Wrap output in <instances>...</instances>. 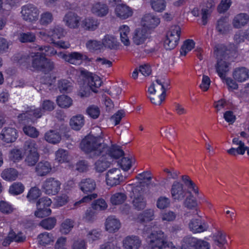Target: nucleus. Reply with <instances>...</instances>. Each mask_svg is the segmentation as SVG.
<instances>
[{"label": "nucleus", "instance_id": "obj_1", "mask_svg": "<svg viewBox=\"0 0 249 249\" xmlns=\"http://www.w3.org/2000/svg\"><path fill=\"white\" fill-rule=\"evenodd\" d=\"M57 55L66 62L75 65H80L84 62L88 60V56L83 53L74 52L68 54L63 52L57 53L53 48L48 46L36 47V51L30 53L27 58V61H31V67L34 70L40 71L44 73L48 72L54 68L53 62L47 59L46 56Z\"/></svg>", "mask_w": 249, "mask_h": 249}, {"label": "nucleus", "instance_id": "obj_2", "mask_svg": "<svg viewBox=\"0 0 249 249\" xmlns=\"http://www.w3.org/2000/svg\"><path fill=\"white\" fill-rule=\"evenodd\" d=\"M80 147L82 150L92 158L101 155L95 164V168L97 171L103 172L109 166L111 161L105 155L108 148L102 143L100 138L88 136L81 142Z\"/></svg>", "mask_w": 249, "mask_h": 249}, {"label": "nucleus", "instance_id": "obj_3", "mask_svg": "<svg viewBox=\"0 0 249 249\" xmlns=\"http://www.w3.org/2000/svg\"><path fill=\"white\" fill-rule=\"evenodd\" d=\"M145 249H177L171 242L168 241L164 232L161 231L152 232L146 239Z\"/></svg>", "mask_w": 249, "mask_h": 249}, {"label": "nucleus", "instance_id": "obj_4", "mask_svg": "<svg viewBox=\"0 0 249 249\" xmlns=\"http://www.w3.org/2000/svg\"><path fill=\"white\" fill-rule=\"evenodd\" d=\"M64 35L65 32L63 29L59 26H55L49 31L39 32V37L44 41L53 43L56 47L67 49L70 46L69 42L61 40L55 41L56 39L60 38Z\"/></svg>", "mask_w": 249, "mask_h": 249}, {"label": "nucleus", "instance_id": "obj_5", "mask_svg": "<svg viewBox=\"0 0 249 249\" xmlns=\"http://www.w3.org/2000/svg\"><path fill=\"white\" fill-rule=\"evenodd\" d=\"M54 108V103L50 100H44L41 104L40 108H34L32 107L27 110L25 113L20 114L18 117L20 120L29 119L33 122L34 118H39L44 115L45 112L51 111Z\"/></svg>", "mask_w": 249, "mask_h": 249}, {"label": "nucleus", "instance_id": "obj_6", "mask_svg": "<svg viewBox=\"0 0 249 249\" xmlns=\"http://www.w3.org/2000/svg\"><path fill=\"white\" fill-rule=\"evenodd\" d=\"M214 53L216 54L217 59V65L216 66V71L219 76L223 80H225L228 88L230 89H235L238 88V85L236 83L229 78H226V73L228 71V64L225 60L221 59V57H223L225 59L226 56L225 54H223L220 50L218 48H216L214 50Z\"/></svg>", "mask_w": 249, "mask_h": 249}, {"label": "nucleus", "instance_id": "obj_7", "mask_svg": "<svg viewBox=\"0 0 249 249\" xmlns=\"http://www.w3.org/2000/svg\"><path fill=\"white\" fill-rule=\"evenodd\" d=\"M181 179L188 191L196 195L199 203H203L204 206L209 209H213V205L212 202L202 193L199 192L198 187L189 176H182Z\"/></svg>", "mask_w": 249, "mask_h": 249}, {"label": "nucleus", "instance_id": "obj_8", "mask_svg": "<svg viewBox=\"0 0 249 249\" xmlns=\"http://www.w3.org/2000/svg\"><path fill=\"white\" fill-rule=\"evenodd\" d=\"M214 6L215 2L213 0H208L200 6V11L198 8H194L192 11V14L195 17L201 16L202 24L205 25L207 24L208 18Z\"/></svg>", "mask_w": 249, "mask_h": 249}, {"label": "nucleus", "instance_id": "obj_9", "mask_svg": "<svg viewBox=\"0 0 249 249\" xmlns=\"http://www.w3.org/2000/svg\"><path fill=\"white\" fill-rule=\"evenodd\" d=\"M181 29L178 25H174L170 28L166 34L164 42V47L166 50L175 48L178 43Z\"/></svg>", "mask_w": 249, "mask_h": 249}, {"label": "nucleus", "instance_id": "obj_10", "mask_svg": "<svg viewBox=\"0 0 249 249\" xmlns=\"http://www.w3.org/2000/svg\"><path fill=\"white\" fill-rule=\"evenodd\" d=\"M61 183L57 178L49 177L43 181L41 184L42 192L49 196L57 194L61 189Z\"/></svg>", "mask_w": 249, "mask_h": 249}, {"label": "nucleus", "instance_id": "obj_11", "mask_svg": "<svg viewBox=\"0 0 249 249\" xmlns=\"http://www.w3.org/2000/svg\"><path fill=\"white\" fill-rule=\"evenodd\" d=\"M26 163L28 166H34L39 160L36 143L34 141H27L25 144Z\"/></svg>", "mask_w": 249, "mask_h": 249}, {"label": "nucleus", "instance_id": "obj_12", "mask_svg": "<svg viewBox=\"0 0 249 249\" xmlns=\"http://www.w3.org/2000/svg\"><path fill=\"white\" fill-rule=\"evenodd\" d=\"M126 179L119 168H112L109 170L106 175V182L107 186L113 187L120 184Z\"/></svg>", "mask_w": 249, "mask_h": 249}, {"label": "nucleus", "instance_id": "obj_13", "mask_svg": "<svg viewBox=\"0 0 249 249\" xmlns=\"http://www.w3.org/2000/svg\"><path fill=\"white\" fill-rule=\"evenodd\" d=\"M81 75L86 78L89 88L94 92L97 91V89L102 85V80L100 77L97 75L89 72L86 70H81Z\"/></svg>", "mask_w": 249, "mask_h": 249}, {"label": "nucleus", "instance_id": "obj_14", "mask_svg": "<svg viewBox=\"0 0 249 249\" xmlns=\"http://www.w3.org/2000/svg\"><path fill=\"white\" fill-rule=\"evenodd\" d=\"M170 193L172 199L175 202L182 200L186 196V191L183 184L178 181H175L172 183Z\"/></svg>", "mask_w": 249, "mask_h": 249}, {"label": "nucleus", "instance_id": "obj_15", "mask_svg": "<svg viewBox=\"0 0 249 249\" xmlns=\"http://www.w3.org/2000/svg\"><path fill=\"white\" fill-rule=\"evenodd\" d=\"M169 86V81L167 78H160L157 79L154 82L148 89V92L150 94H155L156 92L159 93L163 90L164 93Z\"/></svg>", "mask_w": 249, "mask_h": 249}, {"label": "nucleus", "instance_id": "obj_16", "mask_svg": "<svg viewBox=\"0 0 249 249\" xmlns=\"http://www.w3.org/2000/svg\"><path fill=\"white\" fill-rule=\"evenodd\" d=\"M38 10L32 5H27L22 7L21 14L23 19L29 22L36 21L38 19Z\"/></svg>", "mask_w": 249, "mask_h": 249}, {"label": "nucleus", "instance_id": "obj_17", "mask_svg": "<svg viewBox=\"0 0 249 249\" xmlns=\"http://www.w3.org/2000/svg\"><path fill=\"white\" fill-rule=\"evenodd\" d=\"M160 23V19L152 14L144 15L141 19V26L148 32L156 28Z\"/></svg>", "mask_w": 249, "mask_h": 249}, {"label": "nucleus", "instance_id": "obj_18", "mask_svg": "<svg viewBox=\"0 0 249 249\" xmlns=\"http://www.w3.org/2000/svg\"><path fill=\"white\" fill-rule=\"evenodd\" d=\"M18 137V131L16 128L12 127H4L0 133V139L5 143L13 142Z\"/></svg>", "mask_w": 249, "mask_h": 249}, {"label": "nucleus", "instance_id": "obj_19", "mask_svg": "<svg viewBox=\"0 0 249 249\" xmlns=\"http://www.w3.org/2000/svg\"><path fill=\"white\" fill-rule=\"evenodd\" d=\"M114 13L118 18L124 20L133 16L134 10L126 4H117L114 9Z\"/></svg>", "mask_w": 249, "mask_h": 249}, {"label": "nucleus", "instance_id": "obj_20", "mask_svg": "<svg viewBox=\"0 0 249 249\" xmlns=\"http://www.w3.org/2000/svg\"><path fill=\"white\" fill-rule=\"evenodd\" d=\"M150 32H148L145 28L142 27L138 28L135 31L133 41L137 45L143 44L149 38Z\"/></svg>", "mask_w": 249, "mask_h": 249}, {"label": "nucleus", "instance_id": "obj_21", "mask_svg": "<svg viewBox=\"0 0 249 249\" xmlns=\"http://www.w3.org/2000/svg\"><path fill=\"white\" fill-rule=\"evenodd\" d=\"M124 249H139L142 245V240L136 235H129L125 237L122 242Z\"/></svg>", "mask_w": 249, "mask_h": 249}, {"label": "nucleus", "instance_id": "obj_22", "mask_svg": "<svg viewBox=\"0 0 249 249\" xmlns=\"http://www.w3.org/2000/svg\"><path fill=\"white\" fill-rule=\"evenodd\" d=\"M121 227L120 220L114 216H109L105 222V229L109 233H115Z\"/></svg>", "mask_w": 249, "mask_h": 249}, {"label": "nucleus", "instance_id": "obj_23", "mask_svg": "<svg viewBox=\"0 0 249 249\" xmlns=\"http://www.w3.org/2000/svg\"><path fill=\"white\" fill-rule=\"evenodd\" d=\"M91 13L98 17H104L109 12L108 6L104 2H97L93 3L91 8Z\"/></svg>", "mask_w": 249, "mask_h": 249}, {"label": "nucleus", "instance_id": "obj_24", "mask_svg": "<svg viewBox=\"0 0 249 249\" xmlns=\"http://www.w3.org/2000/svg\"><path fill=\"white\" fill-rule=\"evenodd\" d=\"M213 245L219 249H225L228 245L227 235L223 231H219L215 233L213 236Z\"/></svg>", "mask_w": 249, "mask_h": 249}, {"label": "nucleus", "instance_id": "obj_25", "mask_svg": "<svg viewBox=\"0 0 249 249\" xmlns=\"http://www.w3.org/2000/svg\"><path fill=\"white\" fill-rule=\"evenodd\" d=\"M208 227L207 224L200 218L193 219L189 224L190 231L195 233L203 232L207 230Z\"/></svg>", "mask_w": 249, "mask_h": 249}, {"label": "nucleus", "instance_id": "obj_26", "mask_svg": "<svg viewBox=\"0 0 249 249\" xmlns=\"http://www.w3.org/2000/svg\"><path fill=\"white\" fill-rule=\"evenodd\" d=\"M232 142L233 144L238 145V146L236 148L232 147L228 149L227 151V153L233 156H235L237 155H244L247 149V146H245V143L240 140L238 138H233Z\"/></svg>", "mask_w": 249, "mask_h": 249}, {"label": "nucleus", "instance_id": "obj_27", "mask_svg": "<svg viewBox=\"0 0 249 249\" xmlns=\"http://www.w3.org/2000/svg\"><path fill=\"white\" fill-rule=\"evenodd\" d=\"M63 21L65 25L70 28L76 29L80 25V18L76 14L70 12L64 17Z\"/></svg>", "mask_w": 249, "mask_h": 249}, {"label": "nucleus", "instance_id": "obj_28", "mask_svg": "<svg viewBox=\"0 0 249 249\" xmlns=\"http://www.w3.org/2000/svg\"><path fill=\"white\" fill-rule=\"evenodd\" d=\"M99 21L92 17H87L83 19L80 23L82 28L88 31H94L99 26Z\"/></svg>", "mask_w": 249, "mask_h": 249}, {"label": "nucleus", "instance_id": "obj_29", "mask_svg": "<svg viewBox=\"0 0 249 249\" xmlns=\"http://www.w3.org/2000/svg\"><path fill=\"white\" fill-rule=\"evenodd\" d=\"M80 190L85 194L92 192L96 187L95 181L91 178H85L81 180L79 184Z\"/></svg>", "mask_w": 249, "mask_h": 249}, {"label": "nucleus", "instance_id": "obj_30", "mask_svg": "<svg viewBox=\"0 0 249 249\" xmlns=\"http://www.w3.org/2000/svg\"><path fill=\"white\" fill-rule=\"evenodd\" d=\"M119 33L120 34V40L122 43L126 46H128L130 44V29L128 26L126 25H122L119 27Z\"/></svg>", "mask_w": 249, "mask_h": 249}, {"label": "nucleus", "instance_id": "obj_31", "mask_svg": "<svg viewBox=\"0 0 249 249\" xmlns=\"http://www.w3.org/2000/svg\"><path fill=\"white\" fill-rule=\"evenodd\" d=\"M52 170V165L48 161H41L36 167V172L39 176H46L50 174Z\"/></svg>", "mask_w": 249, "mask_h": 249}, {"label": "nucleus", "instance_id": "obj_32", "mask_svg": "<svg viewBox=\"0 0 249 249\" xmlns=\"http://www.w3.org/2000/svg\"><path fill=\"white\" fill-rule=\"evenodd\" d=\"M25 240V237L21 233L16 234L12 231H9L8 236L4 238L3 242V245L6 246L10 244L11 242H22Z\"/></svg>", "mask_w": 249, "mask_h": 249}, {"label": "nucleus", "instance_id": "obj_33", "mask_svg": "<svg viewBox=\"0 0 249 249\" xmlns=\"http://www.w3.org/2000/svg\"><path fill=\"white\" fill-rule=\"evenodd\" d=\"M233 77L238 82H244L249 78V70L244 67L237 68L233 73Z\"/></svg>", "mask_w": 249, "mask_h": 249}, {"label": "nucleus", "instance_id": "obj_34", "mask_svg": "<svg viewBox=\"0 0 249 249\" xmlns=\"http://www.w3.org/2000/svg\"><path fill=\"white\" fill-rule=\"evenodd\" d=\"M18 171L14 168H7L3 170L1 173V178L7 181H13L17 179L18 176Z\"/></svg>", "mask_w": 249, "mask_h": 249}, {"label": "nucleus", "instance_id": "obj_35", "mask_svg": "<svg viewBox=\"0 0 249 249\" xmlns=\"http://www.w3.org/2000/svg\"><path fill=\"white\" fill-rule=\"evenodd\" d=\"M102 44L103 49L104 48L113 49L117 47L118 41L113 36L107 35L102 39Z\"/></svg>", "mask_w": 249, "mask_h": 249}, {"label": "nucleus", "instance_id": "obj_36", "mask_svg": "<svg viewBox=\"0 0 249 249\" xmlns=\"http://www.w3.org/2000/svg\"><path fill=\"white\" fill-rule=\"evenodd\" d=\"M44 139L49 143L56 144L60 142L61 137L57 131L55 130H50L45 133Z\"/></svg>", "mask_w": 249, "mask_h": 249}, {"label": "nucleus", "instance_id": "obj_37", "mask_svg": "<svg viewBox=\"0 0 249 249\" xmlns=\"http://www.w3.org/2000/svg\"><path fill=\"white\" fill-rule=\"evenodd\" d=\"M71 127L75 130L80 129L84 124V118L82 115H77L72 117L70 122Z\"/></svg>", "mask_w": 249, "mask_h": 249}, {"label": "nucleus", "instance_id": "obj_38", "mask_svg": "<svg viewBox=\"0 0 249 249\" xmlns=\"http://www.w3.org/2000/svg\"><path fill=\"white\" fill-rule=\"evenodd\" d=\"M126 198V196L124 193L117 192L111 195L110 202L113 205H119L124 203Z\"/></svg>", "mask_w": 249, "mask_h": 249}, {"label": "nucleus", "instance_id": "obj_39", "mask_svg": "<svg viewBox=\"0 0 249 249\" xmlns=\"http://www.w3.org/2000/svg\"><path fill=\"white\" fill-rule=\"evenodd\" d=\"M56 102L58 106L61 108H68L72 104V99L65 95L58 96L56 99Z\"/></svg>", "mask_w": 249, "mask_h": 249}, {"label": "nucleus", "instance_id": "obj_40", "mask_svg": "<svg viewBox=\"0 0 249 249\" xmlns=\"http://www.w3.org/2000/svg\"><path fill=\"white\" fill-rule=\"evenodd\" d=\"M249 16L245 14H240L237 15L234 18L233 24L236 28H240L244 26L249 21Z\"/></svg>", "mask_w": 249, "mask_h": 249}, {"label": "nucleus", "instance_id": "obj_41", "mask_svg": "<svg viewBox=\"0 0 249 249\" xmlns=\"http://www.w3.org/2000/svg\"><path fill=\"white\" fill-rule=\"evenodd\" d=\"M74 226V222L71 219H66L61 223L60 231L62 234H68Z\"/></svg>", "mask_w": 249, "mask_h": 249}, {"label": "nucleus", "instance_id": "obj_42", "mask_svg": "<svg viewBox=\"0 0 249 249\" xmlns=\"http://www.w3.org/2000/svg\"><path fill=\"white\" fill-rule=\"evenodd\" d=\"M24 189L25 187L22 183L16 182L10 186L9 192L13 195H18L22 194L24 192Z\"/></svg>", "mask_w": 249, "mask_h": 249}, {"label": "nucleus", "instance_id": "obj_43", "mask_svg": "<svg viewBox=\"0 0 249 249\" xmlns=\"http://www.w3.org/2000/svg\"><path fill=\"white\" fill-rule=\"evenodd\" d=\"M197 239L187 236L185 237L182 241L181 249H190L192 247L195 248Z\"/></svg>", "mask_w": 249, "mask_h": 249}, {"label": "nucleus", "instance_id": "obj_44", "mask_svg": "<svg viewBox=\"0 0 249 249\" xmlns=\"http://www.w3.org/2000/svg\"><path fill=\"white\" fill-rule=\"evenodd\" d=\"M55 160L60 163L68 162L70 160L68 152L63 149H59L55 153Z\"/></svg>", "mask_w": 249, "mask_h": 249}, {"label": "nucleus", "instance_id": "obj_45", "mask_svg": "<svg viewBox=\"0 0 249 249\" xmlns=\"http://www.w3.org/2000/svg\"><path fill=\"white\" fill-rule=\"evenodd\" d=\"M38 242L40 244L46 245L53 242L54 237L52 234L45 232L39 234L38 236Z\"/></svg>", "mask_w": 249, "mask_h": 249}, {"label": "nucleus", "instance_id": "obj_46", "mask_svg": "<svg viewBox=\"0 0 249 249\" xmlns=\"http://www.w3.org/2000/svg\"><path fill=\"white\" fill-rule=\"evenodd\" d=\"M150 4L152 8L158 12H162L166 7L165 0H150Z\"/></svg>", "mask_w": 249, "mask_h": 249}, {"label": "nucleus", "instance_id": "obj_47", "mask_svg": "<svg viewBox=\"0 0 249 249\" xmlns=\"http://www.w3.org/2000/svg\"><path fill=\"white\" fill-rule=\"evenodd\" d=\"M194 195L195 196L190 195L186 198L184 205L187 208L193 209L198 206L199 202L196 195Z\"/></svg>", "mask_w": 249, "mask_h": 249}, {"label": "nucleus", "instance_id": "obj_48", "mask_svg": "<svg viewBox=\"0 0 249 249\" xmlns=\"http://www.w3.org/2000/svg\"><path fill=\"white\" fill-rule=\"evenodd\" d=\"M195 42L193 40L188 39L186 40L181 48L180 54L185 56L188 52L195 47Z\"/></svg>", "mask_w": 249, "mask_h": 249}, {"label": "nucleus", "instance_id": "obj_49", "mask_svg": "<svg viewBox=\"0 0 249 249\" xmlns=\"http://www.w3.org/2000/svg\"><path fill=\"white\" fill-rule=\"evenodd\" d=\"M134 162L135 159L132 157H126L121 159L120 165L124 171H127L130 169Z\"/></svg>", "mask_w": 249, "mask_h": 249}, {"label": "nucleus", "instance_id": "obj_50", "mask_svg": "<svg viewBox=\"0 0 249 249\" xmlns=\"http://www.w3.org/2000/svg\"><path fill=\"white\" fill-rule=\"evenodd\" d=\"M91 207L93 210L96 211H104L107 209V204L104 199L100 198L92 203Z\"/></svg>", "mask_w": 249, "mask_h": 249}, {"label": "nucleus", "instance_id": "obj_51", "mask_svg": "<svg viewBox=\"0 0 249 249\" xmlns=\"http://www.w3.org/2000/svg\"><path fill=\"white\" fill-rule=\"evenodd\" d=\"M24 134L31 138H37L39 134V131L35 127L30 125H25L23 127Z\"/></svg>", "mask_w": 249, "mask_h": 249}, {"label": "nucleus", "instance_id": "obj_52", "mask_svg": "<svg viewBox=\"0 0 249 249\" xmlns=\"http://www.w3.org/2000/svg\"><path fill=\"white\" fill-rule=\"evenodd\" d=\"M41 195V193L40 189L36 187H34L31 188L28 191L27 198L30 202H31L36 200Z\"/></svg>", "mask_w": 249, "mask_h": 249}, {"label": "nucleus", "instance_id": "obj_53", "mask_svg": "<svg viewBox=\"0 0 249 249\" xmlns=\"http://www.w3.org/2000/svg\"><path fill=\"white\" fill-rule=\"evenodd\" d=\"M133 205L135 209L137 210H141L143 209L145 206V201L143 196L140 194L137 196H134V199L132 201Z\"/></svg>", "mask_w": 249, "mask_h": 249}, {"label": "nucleus", "instance_id": "obj_54", "mask_svg": "<svg viewBox=\"0 0 249 249\" xmlns=\"http://www.w3.org/2000/svg\"><path fill=\"white\" fill-rule=\"evenodd\" d=\"M165 96L166 93H164V91L163 90L157 95H155V94H150L149 98L153 104L156 105H160L164 100Z\"/></svg>", "mask_w": 249, "mask_h": 249}, {"label": "nucleus", "instance_id": "obj_55", "mask_svg": "<svg viewBox=\"0 0 249 249\" xmlns=\"http://www.w3.org/2000/svg\"><path fill=\"white\" fill-rule=\"evenodd\" d=\"M23 157V154L20 149L15 148L11 150L9 154L10 159L14 162H18Z\"/></svg>", "mask_w": 249, "mask_h": 249}, {"label": "nucleus", "instance_id": "obj_56", "mask_svg": "<svg viewBox=\"0 0 249 249\" xmlns=\"http://www.w3.org/2000/svg\"><path fill=\"white\" fill-rule=\"evenodd\" d=\"M86 46L87 48L90 51H101L103 50L102 42L95 40L88 41Z\"/></svg>", "mask_w": 249, "mask_h": 249}, {"label": "nucleus", "instance_id": "obj_57", "mask_svg": "<svg viewBox=\"0 0 249 249\" xmlns=\"http://www.w3.org/2000/svg\"><path fill=\"white\" fill-rule=\"evenodd\" d=\"M56 220L54 217H49L43 220L40 223L43 228L47 230L52 229L55 225Z\"/></svg>", "mask_w": 249, "mask_h": 249}, {"label": "nucleus", "instance_id": "obj_58", "mask_svg": "<svg viewBox=\"0 0 249 249\" xmlns=\"http://www.w3.org/2000/svg\"><path fill=\"white\" fill-rule=\"evenodd\" d=\"M101 231L94 229L89 231L87 235V239L89 242H92L100 239Z\"/></svg>", "mask_w": 249, "mask_h": 249}, {"label": "nucleus", "instance_id": "obj_59", "mask_svg": "<svg viewBox=\"0 0 249 249\" xmlns=\"http://www.w3.org/2000/svg\"><path fill=\"white\" fill-rule=\"evenodd\" d=\"M52 201L51 198L44 196L39 198L36 202V207L42 208H50Z\"/></svg>", "mask_w": 249, "mask_h": 249}, {"label": "nucleus", "instance_id": "obj_60", "mask_svg": "<svg viewBox=\"0 0 249 249\" xmlns=\"http://www.w3.org/2000/svg\"><path fill=\"white\" fill-rule=\"evenodd\" d=\"M14 210L13 206L9 202L1 200L0 201V211L5 214H9Z\"/></svg>", "mask_w": 249, "mask_h": 249}, {"label": "nucleus", "instance_id": "obj_61", "mask_svg": "<svg viewBox=\"0 0 249 249\" xmlns=\"http://www.w3.org/2000/svg\"><path fill=\"white\" fill-rule=\"evenodd\" d=\"M162 135L166 138L169 141L173 140L176 137V131L173 127H168L163 129Z\"/></svg>", "mask_w": 249, "mask_h": 249}, {"label": "nucleus", "instance_id": "obj_62", "mask_svg": "<svg viewBox=\"0 0 249 249\" xmlns=\"http://www.w3.org/2000/svg\"><path fill=\"white\" fill-rule=\"evenodd\" d=\"M52 211L50 208H42L36 207L35 212V215L38 218H43L49 216L51 213Z\"/></svg>", "mask_w": 249, "mask_h": 249}, {"label": "nucleus", "instance_id": "obj_63", "mask_svg": "<svg viewBox=\"0 0 249 249\" xmlns=\"http://www.w3.org/2000/svg\"><path fill=\"white\" fill-rule=\"evenodd\" d=\"M211 81L209 77L206 75H203L201 82L199 87L203 91H207L210 86Z\"/></svg>", "mask_w": 249, "mask_h": 249}, {"label": "nucleus", "instance_id": "obj_64", "mask_svg": "<svg viewBox=\"0 0 249 249\" xmlns=\"http://www.w3.org/2000/svg\"><path fill=\"white\" fill-rule=\"evenodd\" d=\"M87 112L90 117L96 119L100 115V110L98 107L92 105L87 108Z\"/></svg>", "mask_w": 249, "mask_h": 249}]
</instances>
